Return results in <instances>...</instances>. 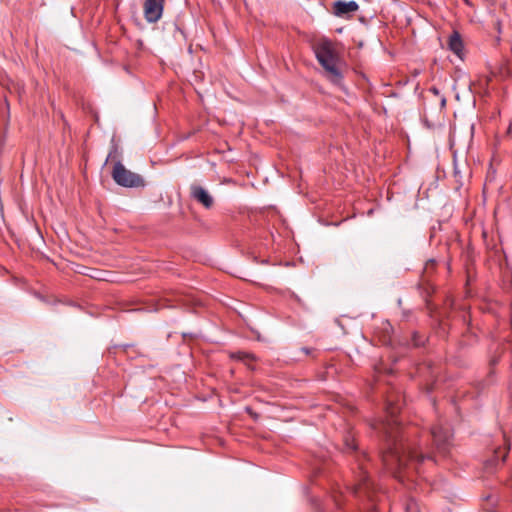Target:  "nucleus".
Returning <instances> with one entry per match:
<instances>
[{
	"label": "nucleus",
	"mask_w": 512,
	"mask_h": 512,
	"mask_svg": "<svg viewBox=\"0 0 512 512\" xmlns=\"http://www.w3.org/2000/svg\"><path fill=\"white\" fill-rule=\"evenodd\" d=\"M191 198L201 204L206 209H211L214 205L212 195L200 185L193 184L190 187Z\"/></svg>",
	"instance_id": "0eeeda50"
},
{
	"label": "nucleus",
	"mask_w": 512,
	"mask_h": 512,
	"mask_svg": "<svg viewBox=\"0 0 512 512\" xmlns=\"http://www.w3.org/2000/svg\"><path fill=\"white\" fill-rule=\"evenodd\" d=\"M508 74H509L510 76H512V70H511V68H510V67L508 68Z\"/></svg>",
	"instance_id": "f3484780"
},
{
	"label": "nucleus",
	"mask_w": 512,
	"mask_h": 512,
	"mask_svg": "<svg viewBox=\"0 0 512 512\" xmlns=\"http://www.w3.org/2000/svg\"><path fill=\"white\" fill-rule=\"evenodd\" d=\"M431 435L436 449L441 454H446L450 445L451 432L448 427L435 425L431 429Z\"/></svg>",
	"instance_id": "39448f33"
},
{
	"label": "nucleus",
	"mask_w": 512,
	"mask_h": 512,
	"mask_svg": "<svg viewBox=\"0 0 512 512\" xmlns=\"http://www.w3.org/2000/svg\"><path fill=\"white\" fill-rule=\"evenodd\" d=\"M111 175L113 180L122 187L139 188L145 186L142 176L128 170L121 161L114 163Z\"/></svg>",
	"instance_id": "20e7f679"
},
{
	"label": "nucleus",
	"mask_w": 512,
	"mask_h": 512,
	"mask_svg": "<svg viewBox=\"0 0 512 512\" xmlns=\"http://www.w3.org/2000/svg\"><path fill=\"white\" fill-rule=\"evenodd\" d=\"M430 91L435 94V95H438L439 94V90L436 88V87H431L430 88Z\"/></svg>",
	"instance_id": "4468645a"
},
{
	"label": "nucleus",
	"mask_w": 512,
	"mask_h": 512,
	"mask_svg": "<svg viewBox=\"0 0 512 512\" xmlns=\"http://www.w3.org/2000/svg\"><path fill=\"white\" fill-rule=\"evenodd\" d=\"M400 407L389 402L386 407L387 419L375 426L383 433L386 448L381 454L385 469L393 474L400 482H413V474H420V464L428 459L433 460L429 453H424L414 442L404 436V432L396 415Z\"/></svg>",
	"instance_id": "f257e3e1"
},
{
	"label": "nucleus",
	"mask_w": 512,
	"mask_h": 512,
	"mask_svg": "<svg viewBox=\"0 0 512 512\" xmlns=\"http://www.w3.org/2000/svg\"><path fill=\"white\" fill-rule=\"evenodd\" d=\"M359 9V5L356 1H342L338 0L333 3V13L337 17H345L351 13L356 12Z\"/></svg>",
	"instance_id": "6e6552de"
},
{
	"label": "nucleus",
	"mask_w": 512,
	"mask_h": 512,
	"mask_svg": "<svg viewBox=\"0 0 512 512\" xmlns=\"http://www.w3.org/2000/svg\"><path fill=\"white\" fill-rule=\"evenodd\" d=\"M165 0H145L144 17L149 23H156L163 14Z\"/></svg>",
	"instance_id": "423d86ee"
},
{
	"label": "nucleus",
	"mask_w": 512,
	"mask_h": 512,
	"mask_svg": "<svg viewBox=\"0 0 512 512\" xmlns=\"http://www.w3.org/2000/svg\"><path fill=\"white\" fill-rule=\"evenodd\" d=\"M316 59L325 70L327 78L339 84L343 78L340 69L337 66L338 56L333 47V43L327 39L321 40L314 45Z\"/></svg>",
	"instance_id": "7ed1b4c3"
},
{
	"label": "nucleus",
	"mask_w": 512,
	"mask_h": 512,
	"mask_svg": "<svg viewBox=\"0 0 512 512\" xmlns=\"http://www.w3.org/2000/svg\"><path fill=\"white\" fill-rule=\"evenodd\" d=\"M448 47L455 55H457L459 58H462L464 46L461 35L457 31H454L449 36Z\"/></svg>",
	"instance_id": "1a4fd4ad"
},
{
	"label": "nucleus",
	"mask_w": 512,
	"mask_h": 512,
	"mask_svg": "<svg viewBox=\"0 0 512 512\" xmlns=\"http://www.w3.org/2000/svg\"><path fill=\"white\" fill-rule=\"evenodd\" d=\"M498 31L500 32V22H497Z\"/></svg>",
	"instance_id": "a211bd4d"
},
{
	"label": "nucleus",
	"mask_w": 512,
	"mask_h": 512,
	"mask_svg": "<svg viewBox=\"0 0 512 512\" xmlns=\"http://www.w3.org/2000/svg\"><path fill=\"white\" fill-rule=\"evenodd\" d=\"M345 445H346V448L350 451H354L357 448L354 439L350 436L346 437Z\"/></svg>",
	"instance_id": "ddd939ff"
},
{
	"label": "nucleus",
	"mask_w": 512,
	"mask_h": 512,
	"mask_svg": "<svg viewBox=\"0 0 512 512\" xmlns=\"http://www.w3.org/2000/svg\"><path fill=\"white\" fill-rule=\"evenodd\" d=\"M335 503H336V505H337L338 507H340V502H339V500H338L337 498H335Z\"/></svg>",
	"instance_id": "dca6fc26"
},
{
	"label": "nucleus",
	"mask_w": 512,
	"mask_h": 512,
	"mask_svg": "<svg viewBox=\"0 0 512 512\" xmlns=\"http://www.w3.org/2000/svg\"><path fill=\"white\" fill-rule=\"evenodd\" d=\"M108 161H112L116 163V161H121V152L119 150V147L116 143L112 142V145L110 147L108 156L106 158V163Z\"/></svg>",
	"instance_id": "9d476101"
},
{
	"label": "nucleus",
	"mask_w": 512,
	"mask_h": 512,
	"mask_svg": "<svg viewBox=\"0 0 512 512\" xmlns=\"http://www.w3.org/2000/svg\"><path fill=\"white\" fill-rule=\"evenodd\" d=\"M359 472L356 476V483L352 486L353 495L360 501L359 512H378V503L381 495L374 484L370 481L367 466L360 461Z\"/></svg>",
	"instance_id": "f03ea898"
},
{
	"label": "nucleus",
	"mask_w": 512,
	"mask_h": 512,
	"mask_svg": "<svg viewBox=\"0 0 512 512\" xmlns=\"http://www.w3.org/2000/svg\"><path fill=\"white\" fill-rule=\"evenodd\" d=\"M406 512H420L418 502L414 498H409L405 504Z\"/></svg>",
	"instance_id": "9b49d317"
},
{
	"label": "nucleus",
	"mask_w": 512,
	"mask_h": 512,
	"mask_svg": "<svg viewBox=\"0 0 512 512\" xmlns=\"http://www.w3.org/2000/svg\"><path fill=\"white\" fill-rule=\"evenodd\" d=\"M234 357L242 361L255 359L254 355L245 352H238L237 354L234 355Z\"/></svg>",
	"instance_id": "f8f14e48"
},
{
	"label": "nucleus",
	"mask_w": 512,
	"mask_h": 512,
	"mask_svg": "<svg viewBox=\"0 0 512 512\" xmlns=\"http://www.w3.org/2000/svg\"><path fill=\"white\" fill-rule=\"evenodd\" d=\"M445 105H446V98L442 97L441 98V106L444 107Z\"/></svg>",
	"instance_id": "2eb2a0df"
}]
</instances>
